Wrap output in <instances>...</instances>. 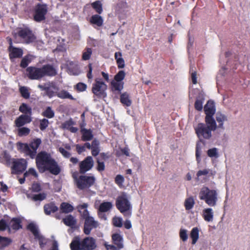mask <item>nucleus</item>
Returning a JSON list of instances; mask_svg holds the SVG:
<instances>
[{"mask_svg": "<svg viewBox=\"0 0 250 250\" xmlns=\"http://www.w3.org/2000/svg\"><path fill=\"white\" fill-rule=\"evenodd\" d=\"M208 155L209 157H217V148H212L211 149H209L208 150L207 152Z\"/></svg>", "mask_w": 250, "mask_h": 250, "instance_id": "nucleus-56", "label": "nucleus"}, {"mask_svg": "<svg viewBox=\"0 0 250 250\" xmlns=\"http://www.w3.org/2000/svg\"><path fill=\"white\" fill-rule=\"evenodd\" d=\"M107 85L101 79H96L92 84V92L98 98H105Z\"/></svg>", "mask_w": 250, "mask_h": 250, "instance_id": "nucleus-7", "label": "nucleus"}, {"mask_svg": "<svg viewBox=\"0 0 250 250\" xmlns=\"http://www.w3.org/2000/svg\"><path fill=\"white\" fill-rule=\"evenodd\" d=\"M82 140L84 142L91 140L93 138L92 131L90 129L82 128L81 130Z\"/></svg>", "mask_w": 250, "mask_h": 250, "instance_id": "nucleus-24", "label": "nucleus"}, {"mask_svg": "<svg viewBox=\"0 0 250 250\" xmlns=\"http://www.w3.org/2000/svg\"><path fill=\"white\" fill-rule=\"evenodd\" d=\"M124 88V83L117 81H112L111 82V88L113 92L118 91L120 93Z\"/></svg>", "mask_w": 250, "mask_h": 250, "instance_id": "nucleus-27", "label": "nucleus"}, {"mask_svg": "<svg viewBox=\"0 0 250 250\" xmlns=\"http://www.w3.org/2000/svg\"><path fill=\"white\" fill-rule=\"evenodd\" d=\"M94 166V161L90 156H87L83 161L79 164V172L84 174L87 171L90 170Z\"/></svg>", "mask_w": 250, "mask_h": 250, "instance_id": "nucleus-13", "label": "nucleus"}, {"mask_svg": "<svg viewBox=\"0 0 250 250\" xmlns=\"http://www.w3.org/2000/svg\"><path fill=\"white\" fill-rule=\"evenodd\" d=\"M47 12L45 4H38L35 8L34 19L36 21L40 22L44 20Z\"/></svg>", "mask_w": 250, "mask_h": 250, "instance_id": "nucleus-12", "label": "nucleus"}, {"mask_svg": "<svg viewBox=\"0 0 250 250\" xmlns=\"http://www.w3.org/2000/svg\"><path fill=\"white\" fill-rule=\"evenodd\" d=\"M58 207L54 202L46 204L43 207L44 212L47 215H49L52 213L56 212L58 210Z\"/></svg>", "mask_w": 250, "mask_h": 250, "instance_id": "nucleus-20", "label": "nucleus"}, {"mask_svg": "<svg viewBox=\"0 0 250 250\" xmlns=\"http://www.w3.org/2000/svg\"><path fill=\"white\" fill-rule=\"evenodd\" d=\"M112 222L114 227L121 228L123 226V220L121 217H114L112 218Z\"/></svg>", "mask_w": 250, "mask_h": 250, "instance_id": "nucleus-46", "label": "nucleus"}, {"mask_svg": "<svg viewBox=\"0 0 250 250\" xmlns=\"http://www.w3.org/2000/svg\"><path fill=\"white\" fill-rule=\"evenodd\" d=\"M31 60L29 56H25L21 60L20 67L22 68H25L31 62Z\"/></svg>", "mask_w": 250, "mask_h": 250, "instance_id": "nucleus-43", "label": "nucleus"}, {"mask_svg": "<svg viewBox=\"0 0 250 250\" xmlns=\"http://www.w3.org/2000/svg\"><path fill=\"white\" fill-rule=\"evenodd\" d=\"M19 91L21 96L24 99H27L30 97V92L27 87L21 86L19 88Z\"/></svg>", "mask_w": 250, "mask_h": 250, "instance_id": "nucleus-41", "label": "nucleus"}, {"mask_svg": "<svg viewBox=\"0 0 250 250\" xmlns=\"http://www.w3.org/2000/svg\"><path fill=\"white\" fill-rule=\"evenodd\" d=\"M92 54V49L90 48H87L83 53L82 59L84 61L88 60Z\"/></svg>", "mask_w": 250, "mask_h": 250, "instance_id": "nucleus-48", "label": "nucleus"}, {"mask_svg": "<svg viewBox=\"0 0 250 250\" xmlns=\"http://www.w3.org/2000/svg\"><path fill=\"white\" fill-rule=\"evenodd\" d=\"M46 197V194L45 193H40L38 194H33L31 197V199L34 201H42Z\"/></svg>", "mask_w": 250, "mask_h": 250, "instance_id": "nucleus-45", "label": "nucleus"}, {"mask_svg": "<svg viewBox=\"0 0 250 250\" xmlns=\"http://www.w3.org/2000/svg\"><path fill=\"white\" fill-rule=\"evenodd\" d=\"M99 226V223L97 221L95 220L93 217L88 218L84 220L83 231V233L88 235L90 234L93 229H97Z\"/></svg>", "mask_w": 250, "mask_h": 250, "instance_id": "nucleus-14", "label": "nucleus"}, {"mask_svg": "<svg viewBox=\"0 0 250 250\" xmlns=\"http://www.w3.org/2000/svg\"><path fill=\"white\" fill-rule=\"evenodd\" d=\"M42 78L45 76L53 77L57 75L56 68L50 64L43 65L41 67Z\"/></svg>", "mask_w": 250, "mask_h": 250, "instance_id": "nucleus-18", "label": "nucleus"}, {"mask_svg": "<svg viewBox=\"0 0 250 250\" xmlns=\"http://www.w3.org/2000/svg\"><path fill=\"white\" fill-rule=\"evenodd\" d=\"M88 71L87 73V77L88 79H91L92 78V63H90L88 65Z\"/></svg>", "mask_w": 250, "mask_h": 250, "instance_id": "nucleus-62", "label": "nucleus"}, {"mask_svg": "<svg viewBox=\"0 0 250 250\" xmlns=\"http://www.w3.org/2000/svg\"><path fill=\"white\" fill-rule=\"evenodd\" d=\"M209 171H210L209 169H204L203 170H200L197 172L196 175L198 178H199V177H200L202 175H207V174H208L209 173Z\"/></svg>", "mask_w": 250, "mask_h": 250, "instance_id": "nucleus-60", "label": "nucleus"}, {"mask_svg": "<svg viewBox=\"0 0 250 250\" xmlns=\"http://www.w3.org/2000/svg\"><path fill=\"white\" fill-rule=\"evenodd\" d=\"M38 87L42 91L45 92L46 95L49 98H51L54 96H56L57 92L54 91L53 89H58L54 84L52 83L50 85L49 84L45 83L43 85L39 84Z\"/></svg>", "mask_w": 250, "mask_h": 250, "instance_id": "nucleus-17", "label": "nucleus"}, {"mask_svg": "<svg viewBox=\"0 0 250 250\" xmlns=\"http://www.w3.org/2000/svg\"><path fill=\"white\" fill-rule=\"evenodd\" d=\"M77 188L80 190L89 188L95 183L96 178L94 176L82 175L78 177L73 176Z\"/></svg>", "mask_w": 250, "mask_h": 250, "instance_id": "nucleus-6", "label": "nucleus"}, {"mask_svg": "<svg viewBox=\"0 0 250 250\" xmlns=\"http://www.w3.org/2000/svg\"><path fill=\"white\" fill-rule=\"evenodd\" d=\"M204 112L206 114L205 120L208 123L216 122L213 116L216 112L215 103L213 101L208 100L204 106Z\"/></svg>", "mask_w": 250, "mask_h": 250, "instance_id": "nucleus-8", "label": "nucleus"}, {"mask_svg": "<svg viewBox=\"0 0 250 250\" xmlns=\"http://www.w3.org/2000/svg\"><path fill=\"white\" fill-rule=\"evenodd\" d=\"M17 34L19 37L22 39L26 43H30L35 42L36 39L35 36L32 31L28 28H21L20 29Z\"/></svg>", "mask_w": 250, "mask_h": 250, "instance_id": "nucleus-10", "label": "nucleus"}, {"mask_svg": "<svg viewBox=\"0 0 250 250\" xmlns=\"http://www.w3.org/2000/svg\"><path fill=\"white\" fill-rule=\"evenodd\" d=\"M49 121L47 119L43 118L40 120L39 127L42 131L44 130L49 125Z\"/></svg>", "mask_w": 250, "mask_h": 250, "instance_id": "nucleus-50", "label": "nucleus"}, {"mask_svg": "<svg viewBox=\"0 0 250 250\" xmlns=\"http://www.w3.org/2000/svg\"><path fill=\"white\" fill-rule=\"evenodd\" d=\"M217 195L216 190L204 187L200 191L199 197L200 200L204 201L209 206L214 207L217 202Z\"/></svg>", "mask_w": 250, "mask_h": 250, "instance_id": "nucleus-4", "label": "nucleus"}, {"mask_svg": "<svg viewBox=\"0 0 250 250\" xmlns=\"http://www.w3.org/2000/svg\"><path fill=\"white\" fill-rule=\"evenodd\" d=\"M42 115L44 117L51 119L54 117L55 113L51 107L48 106L45 110L42 112Z\"/></svg>", "mask_w": 250, "mask_h": 250, "instance_id": "nucleus-39", "label": "nucleus"}, {"mask_svg": "<svg viewBox=\"0 0 250 250\" xmlns=\"http://www.w3.org/2000/svg\"><path fill=\"white\" fill-rule=\"evenodd\" d=\"M120 101L127 106H129L131 104V101L129 98L128 94L126 92L121 95Z\"/></svg>", "mask_w": 250, "mask_h": 250, "instance_id": "nucleus-38", "label": "nucleus"}, {"mask_svg": "<svg viewBox=\"0 0 250 250\" xmlns=\"http://www.w3.org/2000/svg\"><path fill=\"white\" fill-rule=\"evenodd\" d=\"M60 208L61 212L63 213H68L74 210V207L71 204L66 202L62 203Z\"/></svg>", "mask_w": 250, "mask_h": 250, "instance_id": "nucleus-25", "label": "nucleus"}, {"mask_svg": "<svg viewBox=\"0 0 250 250\" xmlns=\"http://www.w3.org/2000/svg\"><path fill=\"white\" fill-rule=\"evenodd\" d=\"M191 78L193 84H195L197 83V73L196 71H192L191 74Z\"/></svg>", "mask_w": 250, "mask_h": 250, "instance_id": "nucleus-61", "label": "nucleus"}, {"mask_svg": "<svg viewBox=\"0 0 250 250\" xmlns=\"http://www.w3.org/2000/svg\"><path fill=\"white\" fill-rule=\"evenodd\" d=\"M75 125V122L73 121L72 119H70L69 120L64 122L62 124V128L63 129H66L67 130H69V129L73 125Z\"/></svg>", "mask_w": 250, "mask_h": 250, "instance_id": "nucleus-51", "label": "nucleus"}, {"mask_svg": "<svg viewBox=\"0 0 250 250\" xmlns=\"http://www.w3.org/2000/svg\"><path fill=\"white\" fill-rule=\"evenodd\" d=\"M187 230L183 229H181L179 232V236L180 239L183 241L186 242L187 241L188 238V235L187 233Z\"/></svg>", "mask_w": 250, "mask_h": 250, "instance_id": "nucleus-53", "label": "nucleus"}, {"mask_svg": "<svg viewBox=\"0 0 250 250\" xmlns=\"http://www.w3.org/2000/svg\"><path fill=\"white\" fill-rule=\"evenodd\" d=\"M116 207L125 217H130L132 214V206L125 195L117 197L116 200Z\"/></svg>", "mask_w": 250, "mask_h": 250, "instance_id": "nucleus-5", "label": "nucleus"}, {"mask_svg": "<svg viewBox=\"0 0 250 250\" xmlns=\"http://www.w3.org/2000/svg\"><path fill=\"white\" fill-rule=\"evenodd\" d=\"M199 229L197 227H194L191 229L190 233V237L192 239L191 244L192 245L195 244L197 242L199 239Z\"/></svg>", "mask_w": 250, "mask_h": 250, "instance_id": "nucleus-31", "label": "nucleus"}, {"mask_svg": "<svg viewBox=\"0 0 250 250\" xmlns=\"http://www.w3.org/2000/svg\"><path fill=\"white\" fill-rule=\"evenodd\" d=\"M19 110L21 112L23 113V115H28L30 116L31 115L32 108L26 104H21L19 107Z\"/></svg>", "mask_w": 250, "mask_h": 250, "instance_id": "nucleus-35", "label": "nucleus"}, {"mask_svg": "<svg viewBox=\"0 0 250 250\" xmlns=\"http://www.w3.org/2000/svg\"><path fill=\"white\" fill-rule=\"evenodd\" d=\"M12 242V240L8 237L0 236V250L8 247Z\"/></svg>", "mask_w": 250, "mask_h": 250, "instance_id": "nucleus-32", "label": "nucleus"}, {"mask_svg": "<svg viewBox=\"0 0 250 250\" xmlns=\"http://www.w3.org/2000/svg\"><path fill=\"white\" fill-rule=\"evenodd\" d=\"M9 57L10 61L13 62L16 58H21L23 54V50L21 48H18L13 45L9 46L8 48Z\"/></svg>", "mask_w": 250, "mask_h": 250, "instance_id": "nucleus-16", "label": "nucleus"}, {"mask_svg": "<svg viewBox=\"0 0 250 250\" xmlns=\"http://www.w3.org/2000/svg\"><path fill=\"white\" fill-rule=\"evenodd\" d=\"M63 223L67 226L73 228L76 224L77 221L72 215H68L62 219Z\"/></svg>", "mask_w": 250, "mask_h": 250, "instance_id": "nucleus-26", "label": "nucleus"}, {"mask_svg": "<svg viewBox=\"0 0 250 250\" xmlns=\"http://www.w3.org/2000/svg\"><path fill=\"white\" fill-rule=\"evenodd\" d=\"M59 151L62 155L65 158H68L70 157L71 154L68 151H66L64 148L60 147L59 148Z\"/></svg>", "mask_w": 250, "mask_h": 250, "instance_id": "nucleus-57", "label": "nucleus"}, {"mask_svg": "<svg viewBox=\"0 0 250 250\" xmlns=\"http://www.w3.org/2000/svg\"><path fill=\"white\" fill-rule=\"evenodd\" d=\"M87 86L85 84L82 83H79L76 85V89L78 91L82 92L86 90Z\"/></svg>", "mask_w": 250, "mask_h": 250, "instance_id": "nucleus-58", "label": "nucleus"}, {"mask_svg": "<svg viewBox=\"0 0 250 250\" xmlns=\"http://www.w3.org/2000/svg\"><path fill=\"white\" fill-rule=\"evenodd\" d=\"M195 204V201L193 197L191 196L186 199L184 203L185 208L187 210L192 209Z\"/></svg>", "mask_w": 250, "mask_h": 250, "instance_id": "nucleus-37", "label": "nucleus"}, {"mask_svg": "<svg viewBox=\"0 0 250 250\" xmlns=\"http://www.w3.org/2000/svg\"><path fill=\"white\" fill-rule=\"evenodd\" d=\"M215 121H216L218 123L217 128L224 129V122L228 121L227 116L221 112H217L215 115Z\"/></svg>", "mask_w": 250, "mask_h": 250, "instance_id": "nucleus-23", "label": "nucleus"}, {"mask_svg": "<svg viewBox=\"0 0 250 250\" xmlns=\"http://www.w3.org/2000/svg\"><path fill=\"white\" fill-rule=\"evenodd\" d=\"M26 228L32 233L35 238L39 240L40 247L43 248L46 245V241L45 238L40 234L37 226L33 223H30L27 226Z\"/></svg>", "mask_w": 250, "mask_h": 250, "instance_id": "nucleus-11", "label": "nucleus"}, {"mask_svg": "<svg viewBox=\"0 0 250 250\" xmlns=\"http://www.w3.org/2000/svg\"><path fill=\"white\" fill-rule=\"evenodd\" d=\"M92 8L95 10L96 12L100 14L103 11L102 5L100 1L97 0L91 4Z\"/></svg>", "mask_w": 250, "mask_h": 250, "instance_id": "nucleus-42", "label": "nucleus"}, {"mask_svg": "<svg viewBox=\"0 0 250 250\" xmlns=\"http://www.w3.org/2000/svg\"><path fill=\"white\" fill-rule=\"evenodd\" d=\"M205 123H199L194 127L195 133L201 142L209 140L211 138L212 131L217 128L216 122L210 123L205 120Z\"/></svg>", "mask_w": 250, "mask_h": 250, "instance_id": "nucleus-2", "label": "nucleus"}, {"mask_svg": "<svg viewBox=\"0 0 250 250\" xmlns=\"http://www.w3.org/2000/svg\"><path fill=\"white\" fill-rule=\"evenodd\" d=\"M56 96L62 99H68L70 100H74L73 96L66 90H62L59 92H57Z\"/></svg>", "mask_w": 250, "mask_h": 250, "instance_id": "nucleus-36", "label": "nucleus"}, {"mask_svg": "<svg viewBox=\"0 0 250 250\" xmlns=\"http://www.w3.org/2000/svg\"><path fill=\"white\" fill-rule=\"evenodd\" d=\"M124 181V177L120 174L116 175L115 178V183L120 188L123 187Z\"/></svg>", "mask_w": 250, "mask_h": 250, "instance_id": "nucleus-52", "label": "nucleus"}, {"mask_svg": "<svg viewBox=\"0 0 250 250\" xmlns=\"http://www.w3.org/2000/svg\"><path fill=\"white\" fill-rule=\"evenodd\" d=\"M96 162L97 166L96 167L97 170L99 172H102L105 169V165L104 162H100L99 159H97Z\"/></svg>", "mask_w": 250, "mask_h": 250, "instance_id": "nucleus-55", "label": "nucleus"}, {"mask_svg": "<svg viewBox=\"0 0 250 250\" xmlns=\"http://www.w3.org/2000/svg\"><path fill=\"white\" fill-rule=\"evenodd\" d=\"M87 207L88 205L86 203L79 205L77 207L78 211L81 213V216L84 220L92 217L89 216V211L87 209Z\"/></svg>", "mask_w": 250, "mask_h": 250, "instance_id": "nucleus-22", "label": "nucleus"}, {"mask_svg": "<svg viewBox=\"0 0 250 250\" xmlns=\"http://www.w3.org/2000/svg\"><path fill=\"white\" fill-rule=\"evenodd\" d=\"M7 228V224L4 220H0V230H5Z\"/></svg>", "mask_w": 250, "mask_h": 250, "instance_id": "nucleus-64", "label": "nucleus"}, {"mask_svg": "<svg viewBox=\"0 0 250 250\" xmlns=\"http://www.w3.org/2000/svg\"><path fill=\"white\" fill-rule=\"evenodd\" d=\"M27 163L24 159H13L11 167L12 173L19 174L25 171L27 167Z\"/></svg>", "mask_w": 250, "mask_h": 250, "instance_id": "nucleus-9", "label": "nucleus"}, {"mask_svg": "<svg viewBox=\"0 0 250 250\" xmlns=\"http://www.w3.org/2000/svg\"><path fill=\"white\" fill-rule=\"evenodd\" d=\"M112 207L111 202H104L100 205L98 211L101 212H105L109 210Z\"/></svg>", "mask_w": 250, "mask_h": 250, "instance_id": "nucleus-34", "label": "nucleus"}, {"mask_svg": "<svg viewBox=\"0 0 250 250\" xmlns=\"http://www.w3.org/2000/svg\"><path fill=\"white\" fill-rule=\"evenodd\" d=\"M122 54L121 52H117L115 53V59L116 60V63L118 68H123L125 66L124 60L122 58Z\"/></svg>", "mask_w": 250, "mask_h": 250, "instance_id": "nucleus-29", "label": "nucleus"}, {"mask_svg": "<svg viewBox=\"0 0 250 250\" xmlns=\"http://www.w3.org/2000/svg\"><path fill=\"white\" fill-rule=\"evenodd\" d=\"M11 228L15 230L22 228L21 221L19 218H13L11 221Z\"/></svg>", "mask_w": 250, "mask_h": 250, "instance_id": "nucleus-33", "label": "nucleus"}, {"mask_svg": "<svg viewBox=\"0 0 250 250\" xmlns=\"http://www.w3.org/2000/svg\"><path fill=\"white\" fill-rule=\"evenodd\" d=\"M96 247V239L89 236L82 239L79 236L75 237L70 244L71 250H94Z\"/></svg>", "mask_w": 250, "mask_h": 250, "instance_id": "nucleus-3", "label": "nucleus"}, {"mask_svg": "<svg viewBox=\"0 0 250 250\" xmlns=\"http://www.w3.org/2000/svg\"><path fill=\"white\" fill-rule=\"evenodd\" d=\"M27 77L30 80H41L42 78L41 67H27L26 69Z\"/></svg>", "mask_w": 250, "mask_h": 250, "instance_id": "nucleus-15", "label": "nucleus"}, {"mask_svg": "<svg viewBox=\"0 0 250 250\" xmlns=\"http://www.w3.org/2000/svg\"><path fill=\"white\" fill-rule=\"evenodd\" d=\"M125 73L124 70L119 71L114 76V80L117 82L122 81L124 79Z\"/></svg>", "mask_w": 250, "mask_h": 250, "instance_id": "nucleus-47", "label": "nucleus"}, {"mask_svg": "<svg viewBox=\"0 0 250 250\" xmlns=\"http://www.w3.org/2000/svg\"><path fill=\"white\" fill-rule=\"evenodd\" d=\"M30 130L29 128L26 127H19L18 129V135L19 136H27L30 133Z\"/></svg>", "mask_w": 250, "mask_h": 250, "instance_id": "nucleus-44", "label": "nucleus"}, {"mask_svg": "<svg viewBox=\"0 0 250 250\" xmlns=\"http://www.w3.org/2000/svg\"><path fill=\"white\" fill-rule=\"evenodd\" d=\"M20 148L31 159L36 158L37 168L40 173L49 171L57 175L61 172V168L51 154L45 151H41L37 154V151L30 147L27 144L20 143Z\"/></svg>", "mask_w": 250, "mask_h": 250, "instance_id": "nucleus-1", "label": "nucleus"}, {"mask_svg": "<svg viewBox=\"0 0 250 250\" xmlns=\"http://www.w3.org/2000/svg\"><path fill=\"white\" fill-rule=\"evenodd\" d=\"M121 154L117 153V156H120L121 155H125L126 156H129V149L128 147H125L124 148H121L120 149Z\"/></svg>", "mask_w": 250, "mask_h": 250, "instance_id": "nucleus-59", "label": "nucleus"}, {"mask_svg": "<svg viewBox=\"0 0 250 250\" xmlns=\"http://www.w3.org/2000/svg\"><path fill=\"white\" fill-rule=\"evenodd\" d=\"M204 99H196L194 104L195 109L199 111H201L203 109V104Z\"/></svg>", "mask_w": 250, "mask_h": 250, "instance_id": "nucleus-49", "label": "nucleus"}, {"mask_svg": "<svg viewBox=\"0 0 250 250\" xmlns=\"http://www.w3.org/2000/svg\"><path fill=\"white\" fill-rule=\"evenodd\" d=\"M112 242L116 245L118 249H121L123 248V237L119 233H115L111 236Z\"/></svg>", "mask_w": 250, "mask_h": 250, "instance_id": "nucleus-21", "label": "nucleus"}, {"mask_svg": "<svg viewBox=\"0 0 250 250\" xmlns=\"http://www.w3.org/2000/svg\"><path fill=\"white\" fill-rule=\"evenodd\" d=\"M203 218L207 222L212 221L213 217V213L211 208H207L203 210Z\"/></svg>", "mask_w": 250, "mask_h": 250, "instance_id": "nucleus-30", "label": "nucleus"}, {"mask_svg": "<svg viewBox=\"0 0 250 250\" xmlns=\"http://www.w3.org/2000/svg\"><path fill=\"white\" fill-rule=\"evenodd\" d=\"M42 143V141L40 138L34 139L29 145L30 148L37 151L38 147Z\"/></svg>", "mask_w": 250, "mask_h": 250, "instance_id": "nucleus-40", "label": "nucleus"}, {"mask_svg": "<svg viewBox=\"0 0 250 250\" xmlns=\"http://www.w3.org/2000/svg\"><path fill=\"white\" fill-rule=\"evenodd\" d=\"M31 120V118L29 115H21L15 120V126L21 127L24 125L30 123Z\"/></svg>", "mask_w": 250, "mask_h": 250, "instance_id": "nucleus-19", "label": "nucleus"}, {"mask_svg": "<svg viewBox=\"0 0 250 250\" xmlns=\"http://www.w3.org/2000/svg\"><path fill=\"white\" fill-rule=\"evenodd\" d=\"M29 175H33L36 178L38 176L37 171L34 168H29L28 170L24 173L23 175L24 177H26Z\"/></svg>", "mask_w": 250, "mask_h": 250, "instance_id": "nucleus-54", "label": "nucleus"}, {"mask_svg": "<svg viewBox=\"0 0 250 250\" xmlns=\"http://www.w3.org/2000/svg\"><path fill=\"white\" fill-rule=\"evenodd\" d=\"M76 148L77 152L79 154H81L82 152L85 150L83 146H81L79 144L76 145Z\"/></svg>", "mask_w": 250, "mask_h": 250, "instance_id": "nucleus-63", "label": "nucleus"}, {"mask_svg": "<svg viewBox=\"0 0 250 250\" xmlns=\"http://www.w3.org/2000/svg\"><path fill=\"white\" fill-rule=\"evenodd\" d=\"M103 21L102 17L97 14L92 16L90 19V22L91 24H95L99 27L102 26Z\"/></svg>", "mask_w": 250, "mask_h": 250, "instance_id": "nucleus-28", "label": "nucleus"}]
</instances>
